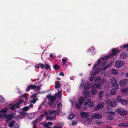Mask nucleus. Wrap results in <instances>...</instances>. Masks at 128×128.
<instances>
[{"instance_id":"13","label":"nucleus","mask_w":128,"mask_h":128,"mask_svg":"<svg viewBox=\"0 0 128 128\" xmlns=\"http://www.w3.org/2000/svg\"><path fill=\"white\" fill-rule=\"evenodd\" d=\"M127 56V54L126 53L123 52L121 54L120 58L121 59H125Z\"/></svg>"},{"instance_id":"17","label":"nucleus","mask_w":128,"mask_h":128,"mask_svg":"<svg viewBox=\"0 0 128 128\" xmlns=\"http://www.w3.org/2000/svg\"><path fill=\"white\" fill-rule=\"evenodd\" d=\"M92 90L91 92L92 94H96L97 92V91L94 87L92 86L91 87Z\"/></svg>"},{"instance_id":"45","label":"nucleus","mask_w":128,"mask_h":128,"mask_svg":"<svg viewBox=\"0 0 128 128\" xmlns=\"http://www.w3.org/2000/svg\"><path fill=\"white\" fill-rule=\"evenodd\" d=\"M93 119H92V118H88V117H87L86 118V120L88 122H91L92 120H93Z\"/></svg>"},{"instance_id":"31","label":"nucleus","mask_w":128,"mask_h":128,"mask_svg":"<svg viewBox=\"0 0 128 128\" xmlns=\"http://www.w3.org/2000/svg\"><path fill=\"white\" fill-rule=\"evenodd\" d=\"M44 67L45 68L46 70H48V69H49L50 68V65L47 64H46L45 63L44 64Z\"/></svg>"},{"instance_id":"64","label":"nucleus","mask_w":128,"mask_h":128,"mask_svg":"<svg viewBox=\"0 0 128 128\" xmlns=\"http://www.w3.org/2000/svg\"><path fill=\"white\" fill-rule=\"evenodd\" d=\"M94 47H91L90 49H89V50H88V51L89 52H90V50H94Z\"/></svg>"},{"instance_id":"36","label":"nucleus","mask_w":128,"mask_h":128,"mask_svg":"<svg viewBox=\"0 0 128 128\" xmlns=\"http://www.w3.org/2000/svg\"><path fill=\"white\" fill-rule=\"evenodd\" d=\"M61 86L60 84V83L57 82L56 83L55 85V86L56 88H60Z\"/></svg>"},{"instance_id":"49","label":"nucleus","mask_w":128,"mask_h":128,"mask_svg":"<svg viewBox=\"0 0 128 128\" xmlns=\"http://www.w3.org/2000/svg\"><path fill=\"white\" fill-rule=\"evenodd\" d=\"M56 112V110H50L48 112V113H50L51 114H52L55 113Z\"/></svg>"},{"instance_id":"54","label":"nucleus","mask_w":128,"mask_h":128,"mask_svg":"<svg viewBox=\"0 0 128 128\" xmlns=\"http://www.w3.org/2000/svg\"><path fill=\"white\" fill-rule=\"evenodd\" d=\"M62 106V105L61 102L58 103L57 105L58 108H59L60 107Z\"/></svg>"},{"instance_id":"47","label":"nucleus","mask_w":128,"mask_h":128,"mask_svg":"<svg viewBox=\"0 0 128 128\" xmlns=\"http://www.w3.org/2000/svg\"><path fill=\"white\" fill-rule=\"evenodd\" d=\"M58 109L56 110V112H55V114L56 115H58L60 114V110L59 109V108H58Z\"/></svg>"},{"instance_id":"51","label":"nucleus","mask_w":128,"mask_h":128,"mask_svg":"<svg viewBox=\"0 0 128 128\" xmlns=\"http://www.w3.org/2000/svg\"><path fill=\"white\" fill-rule=\"evenodd\" d=\"M66 60H67L66 59L63 58L62 59V61L63 62V65L65 64L67 62H66Z\"/></svg>"},{"instance_id":"20","label":"nucleus","mask_w":128,"mask_h":128,"mask_svg":"<svg viewBox=\"0 0 128 128\" xmlns=\"http://www.w3.org/2000/svg\"><path fill=\"white\" fill-rule=\"evenodd\" d=\"M84 98L83 97H81L79 100V104L80 105H82L83 103L84 100Z\"/></svg>"},{"instance_id":"30","label":"nucleus","mask_w":128,"mask_h":128,"mask_svg":"<svg viewBox=\"0 0 128 128\" xmlns=\"http://www.w3.org/2000/svg\"><path fill=\"white\" fill-rule=\"evenodd\" d=\"M15 124V122L14 121H12L10 122L9 124V126L10 128L12 127L14 124Z\"/></svg>"},{"instance_id":"24","label":"nucleus","mask_w":128,"mask_h":128,"mask_svg":"<svg viewBox=\"0 0 128 128\" xmlns=\"http://www.w3.org/2000/svg\"><path fill=\"white\" fill-rule=\"evenodd\" d=\"M24 97L26 99V101L24 102V105L26 104V103L27 102V101L28 99V98H27V96L25 94H23L22 96V98Z\"/></svg>"},{"instance_id":"7","label":"nucleus","mask_w":128,"mask_h":128,"mask_svg":"<svg viewBox=\"0 0 128 128\" xmlns=\"http://www.w3.org/2000/svg\"><path fill=\"white\" fill-rule=\"evenodd\" d=\"M123 62L121 61H116L115 63V66L117 68H120L122 66Z\"/></svg>"},{"instance_id":"62","label":"nucleus","mask_w":128,"mask_h":128,"mask_svg":"<svg viewBox=\"0 0 128 128\" xmlns=\"http://www.w3.org/2000/svg\"><path fill=\"white\" fill-rule=\"evenodd\" d=\"M123 47L124 48H127V50L128 51V44L126 45H124L123 46Z\"/></svg>"},{"instance_id":"43","label":"nucleus","mask_w":128,"mask_h":128,"mask_svg":"<svg viewBox=\"0 0 128 128\" xmlns=\"http://www.w3.org/2000/svg\"><path fill=\"white\" fill-rule=\"evenodd\" d=\"M108 119L110 120H113L114 119V117L113 116L110 115H109L108 116Z\"/></svg>"},{"instance_id":"25","label":"nucleus","mask_w":128,"mask_h":128,"mask_svg":"<svg viewBox=\"0 0 128 128\" xmlns=\"http://www.w3.org/2000/svg\"><path fill=\"white\" fill-rule=\"evenodd\" d=\"M95 74H93L92 72L91 74L90 75V77L89 78V80L90 81H92L94 78V77L95 76Z\"/></svg>"},{"instance_id":"2","label":"nucleus","mask_w":128,"mask_h":128,"mask_svg":"<svg viewBox=\"0 0 128 128\" xmlns=\"http://www.w3.org/2000/svg\"><path fill=\"white\" fill-rule=\"evenodd\" d=\"M40 88L38 86H36V85H33L30 84L26 88V91L28 92L30 89H34L37 92L39 91Z\"/></svg>"},{"instance_id":"59","label":"nucleus","mask_w":128,"mask_h":128,"mask_svg":"<svg viewBox=\"0 0 128 128\" xmlns=\"http://www.w3.org/2000/svg\"><path fill=\"white\" fill-rule=\"evenodd\" d=\"M48 114V112L46 111H45V112H44L43 114H41L43 116L46 114Z\"/></svg>"},{"instance_id":"52","label":"nucleus","mask_w":128,"mask_h":128,"mask_svg":"<svg viewBox=\"0 0 128 128\" xmlns=\"http://www.w3.org/2000/svg\"><path fill=\"white\" fill-rule=\"evenodd\" d=\"M20 114L23 116H24L26 115L25 112L23 111L20 112Z\"/></svg>"},{"instance_id":"14","label":"nucleus","mask_w":128,"mask_h":128,"mask_svg":"<svg viewBox=\"0 0 128 128\" xmlns=\"http://www.w3.org/2000/svg\"><path fill=\"white\" fill-rule=\"evenodd\" d=\"M44 65L41 63H39V64H37L36 66H35V68H41L42 69H44Z\"/></svg>"},{"instance_id":"63","label":"nucleus","mask_w":128,"mask_h":128,"mask_svg":"<svg viewBox=\"0 0 128 128\" xmlns=\"http://www.w3.org/2000/svg\"><path fill=\"white\" fill-rule=\"evenodd\" d=\"M33 105L32 104H30L28 106L29 108H32L33 107Z\"/></svg>"},{"instance_id":"42","label":"nucleus","mask_w":128,"mask_h":128,"mask_svg":"<svg viewBox=\"0 0 128 128\" xmlns=\"http://www.w3.org/2000/svg\"><path fill=\"white\" fill-rule=\"evenodd\" d=\"M122 100L121 99V97L120 96H118L117 97L116 99V100L118 102H120V101Z\"/></svg>"},{"instance_id":"6","label":"nucleus","mask_w":128,"mask_h":128,"mask_svg":"<svg viewBox=\"0 0 128 128\" xmlns=\"http://www.w3.org/2000/svg\"><path fill=\"white\" fill-rule=\"evenodd\" d=\"M128 84V80L126 79L120 80L119 82V84L120 86H125Z\"/></svg>"},{"instance_id":"40","label":"nucleus","mask_w":128,"mask_h":128,"mask_svg":"<svg viewBox=\"0 0 128 128\" xmlns=\"http://www.w3.org/2000/svg\"><path fill=\"white\" fill-rule=\"evenodd\" d=\"M38 118H36V119L34 121L32 122V124H36L38 122Z\"/></svg>"},{"instance_id":"35","label":"nucleus","mask_w":128,"mask_h":128,"mask_svg":"<svg viewBox=\"0 0 128 128\" xmlns=\"http://www.w3.org/2000/svg\"><path fill=\"white\" fill-rule=\"evenodd\" d=\"M104 104L103 102H101L98 105L100 108H101L103 107Z\"/></svg>"},{"instance_id":"16","label":"nucleus","mask_w":128,"mask_h":128,"mask_svg":"<svg viewBox=\"0 0 128 128\" xmlns=\"http://www.w3.org/2000/svg\"><path fill=\"white\" fill-rule=\"evenodd\" d=\"M8 109L6 108H2L0 110V113L4 114H6L7 112Z\"/></svg>"},{"instance_id":"29","label":"nucleus","mask_w":128,"mask_h":128,"mask_svg":"<svg viewBox=\"0 0 128 128\" xmlns=\"http://www.w3.org/2000/svg\"><path fill=\"white\" fill-rule=\"evenodd\" d=\"M62 91H58L57 93L56 96L57 97H58L59 98H60L62 96Z\"/></svg>"},{"instance_id":"33","label":"nucleus","mask_w":128,"mask_h":128,"mask_svg":"<svg viewBox=\"0 0 128 128\" xmlns=\"http://www.w3.org/2000/svg\"><path fill=\"white\" fill-rule=\"evenodd\" d=\"M117 106V104L116 102H114L111 103L110 104V106L111 107L113 108L116 106Z\"/></svg>"},{"instance_id":"50","label":"nucleus","mask_w":128,"mask_h":128,"mask_svg":"<svg viewBox=\"0 0 128 128\" xmlns=\"http://www.w3.org/2000/svg\"><path fill=\"white\" fill-rule=\"evenodd\" d=\"M4 101V98L2 96H0V102H3Z\"/></svg>"},{"instance_id":"4","label":"nucleus","mask_w":128,"mask_h":128,"mask_svg":"<svg viewBox=\"0 0 128 128\" xmlns=\"http://www.w3.org/2000/svg\"><path fill=\"white\" fill-rule=\"evenodd\" d=\"M115 111L121 116H125L127 114L128 112L127 110L120 108L116 109Z\"/></svg>"},{"instance_id":"12","label":"nucleus","mask_w":128,"mask_h":128,"mask_svg":"<svg viewBox=\"0 0 128 128\" xmlns=\"http://www.w3.org/2000/svg\"><path fill=\"white\" fill-rule=\"evenodd\" d=\"M117 89H118L113 88L110 91V95H113L116 94L117 92Z\"/></svg>"},{"instance_id":"21","label":"nucleus","mask_w":128,"mask_h":128,"mask_svg":"<svg viewBox=\"0 0 128 128\" xmlns=\"http://www.w3.org/2000/svg\"><path fill=\"white\" fill-rule=\"evenodd\" d=\"M56 119V117L54 116H53L52 117H50V116H47L46 118V120H54V119Z\"/></svg>"},{"instance_id":"22","label":"nucleus","mask_w":128,"mask_h":128,"mask_svg":"<svg viewBox=\"0 0 128 128\" xmlns=\"http://www.w3.org/2000/svg\"><path fill=\"white\" fill-rule=\"evenodd\" d=\"M90 88V84L88 83H87L86 84L84 85L83 89L84 90H87L88 89Z\"/></svg>"},{"instance_id":"8","label":"nucleus","mask_w":128,"mask_h":128,"mask_svg":"<svg viewBox=\"0 0 128 128\" xmlns=\"http://www.w3.org/2000/svg\"><path fill=\"white\" fill-rule=\"evenodd\" d=\"M80 114L83 118H86L89 115L88 112H82Z\"/></svg>"},{"instance_id":"28","label":"nucleus","mask_w":128,"mask_h":128,"mask_svg":"<svg viewBox=\"0 0 128 128\" xmlns=\"http://www.w3.org/2000/svg\"><path fill=\"white\" fill-rule=\"evenodd\" d=\"M112 57V56L110 54H109L106 56L104 57H103L102 58V60H106L107 59H108L110 58V57Z\"/></svg>"},{"instance_id":"58","label":"nucleus","mask_w":128,"mask_h":128,"mask_svg":"<svg viewBox=\"0 0 128 128\" xmlns=\"http://www.w3.org/2000/svg\"><path fill=\"white\" fill-rule=\"evenodd\" d=\"M55 128H62V126H60L56 124V126H54Z\"/></svg>"},{"instance_id":"26","label":"nucleus","mask_w":128,"mask_h":128,"mask_svg":"<svg viewBox=\"0 0 128 128\" xmlns=\"http://www.w3.org/2000/svg\"><path fill=\"white\" fill-rule=\"evenodd\" d=\"M94 80L95 82H98L100 81L101 78L100 76H97L95 78Z\"/></svg>"},{"instance_id":"18","label":"nucleus","mask_w":128,"mask_h":128,"mask_svg":"<svg viewBox=\"0 0 128 128\" xmlns=\"http://www.w3.org/2000/svg\"><path fill=\"white\" fill-rule=\"evenodd\" d=\"M14 116V114H8L6 115V117L7 119L8 120H12V118Z\"/></svg>"},{"instance_id":"56","label":"nucleus","mask_w":128,"mask_h":128,"mask_svg":"<svg viewBox=\"0 0 128 128\" xmlns=\"http://www.w3.org/2000/svg\"><path fill=\"white\" fill-rule=\"evenodd\" d=\"M76 108L78 109L80 108V106L78 105V103L77 102L76 103Z\"/></svg>"},{"instance_id":"34","label":"nucleus","mask_w":128,"mask_h":128,"mask_svg":"<svg viewBox=\"0 0 128 128\" xmlns=\"http://www.w3.org/2000/svg\"><path fill=\"white\" fill-rule=\"evenodd\" d=\"M127 124V123H120L119 125V126L120 127H121L122 126H126V124Z\"/></svg>"},{"instance_id":"39","label":"nucleus","mask_w":128,"mask_h":128,"mask_svg":"<svg viewBox=\"0 0 128 128\" xmlns=\"http://www.w3.org/2000/svg\"><path fill=\"white\" fill-rule=\"evenodd\" d=\"M43 116L41 114L38 117V118H38V120L41 121L42 120V119L43 118Z\"/></svg>"},{"instance_id":"10","label":"nucleus","mask_w":128,"mask_h":128,"mask_svg":"<svg viewBox=\"0 0 128 128\" xmlns=\"http://www.w3.org/2000/svg\"><path fill=\"white\" fill-rule=\"evenodd\" d=\"M119 52V50L116 49H112V52L111 54V55L112 56H115L116 54Z\"/></svg>"},{"instance_id":"41","label":"nucleus","mask_w":128,"mask_h":128,"mask_svg":"<svg viewBox=\"0 0 128 128\" xmlns=\"http://www.w3.org/2000/svg\"><path fill=\"white\" fill-rule=\"evenodd\" d=\"M29 108L28 106H25L23 108V110L24 111H27L29 110Z\"/></svg>"},{"instance_id":"37","label":"nucleus","mask_w":128,"mask_h":128,"mask_svg":"<svg viewBox=\"0 0 128 128\" xmlns=\"http://www.w3.org/2000/svg\"><path fill=\"white\" fill-rule=\"evenodd\" d=\"M17 108V106H16V104L12 106L10 108V109L12 110H14L15 109V107Z\"/></svg>"},{"instance_id":"53","label":"nucleus","mask_w":128,"mask_h":128,"mask_svg":"<svg viewBox=\"0 0 128 128\" xmlns=\"http://www.w3.org/2000/svg\"><path fill=\"white\" fill-rule=\"evenodd\" d=\"M100 109V108H99L98 105H97L94 108V110L95 111H97Z\"/></svg>"},{"instance_id":"46","label":"nucleus","mask_w":128,"mask_h":128,"mask_svg":"<svg viewBox=\"0 0 128 128\" xmlns=\"http://www.w3.org/2000/svg\"><path fill=\"white\" fill-rule=\"evenodd\" d=\"M107 113L110 115H115V112H114L112 111H108L107 112Z\"/></svg>"},{"instance_id":"15","label":"nucleus","mask_w":128,"mask_h":128,"mask_svg":"<svg viewBox=\"0 0 128 128\" xmlns=\"http://www.w3.org/2000/svg\"><path fill=\"white\" fill-rule=\"evenodd\" d=\"M102 83L100 82H99L97 84H93L92 86L94 87L95 88H96L97 89H100V86L101 85Z\"/></svg>"},{"instance_id":"55","label":"nucleus","mask_w":128,"mask_h":128,"mask_svg":"<svg viewBox=\"0 0 128 128\" xmlns=\"http://www.w3.org/2000/svg\"><path fill=\"white\" fill-rule=\"evenodd\" d=\"M95 123L97 124L100 125L102 124V122L100 121L96 120L95 122Z\"/></svg>"},{"instance_id":"32","label":"nucleus","mask_w":128,"mask_h":128,"mask_svg":"<svg viewBox=\"0 0 128 128\" xmlns=\"http://www.w3.org/2000/svg\"><path fill=\"white\" fill-rule=\"evenodd\" d=\"M54 68L55 70H57L60 68V66L58 64H56L54 66Z\"/></svg>"},{"instance_id":"1","label":"nucleus","mask_w":128,"mask_h":128,"mask_svg":"<svg viewBox=\"0 0 128 128\" xmlns=\"http://www.w3.org/2000/svg\"><path fill=\"white\" fill-rule=\"evenodd\" d=\"M100 60L99 59L97 62L95 63L93 67V68L94 69H92L91 70L93 74H95V75H96V73H98L102 71V70L100 68H98L96 69H95L94 68L95 67H98V66L100 64Z\"/></svg>"},{"instance_id":"23","label":"nucleus","mask_w":128,"mask_h":128,"mask_svg":"<svg viewBox=\"0 0 128 128\" xmlns=\"http://www.w3.org/2000/svg\"><path fill=\"white\" fill-rule=\"evenodd\" d=\"M110 72L112 74L114 75L118 73V71L114 69H113L111 70Z\"/></svg>"},{"instance_id":"57","label":"nucleus","mask_w":128,"mask_h":128,"mask_svg":"<svg viewBox=\"0 0 128 128\" xmlns=\"http://www.w3.org/2000/svg\"><path fill=\"white\" fill-rule=\"evenodd\" d=\"M36 102V99H34L33 100H32L31 101V102L32 103L34 104Z\"/></svg>"},{"instance_id":"27","label":"nucleus","mask_w":128,"mask_h":128,"mask_svg":"<svg viewBox=\"0 0 128 128\" xmlns=\"http://www.w3.org/2000/svg\"><path fill=\"white\" fill-rule=\"evenodd\" d=\"M120 103H121L122 105H125L127 104V102L126 100H121V101H120Z\"/></svg>"},{"instance_id":"60","label":"nucleus","mask_w":128,"mask_h":128,"mask_svg":"<svg viewBox=\"0 0 128 128\" xmlns=\"http://www.w3.org/2000/svg\"><path fill=\"white\" fill-rule=\"evenodd\" d=\"M36 94H33L32 96V97L33 98H34L36 97Z\"/></svg>"},{"instance_id":"48","label":"nucleus","mask_w":128,"mask_h":128,"mask_svg":"<svg viewBox=\"0 0 128 128\" xmlns=\"http://www.w3.org/2000/svg\"><path fill=\"white\" fill-rule=\"evenodd\" d=\"M74 116L73 114H70L69 116V118L70 120H72L74 118Z\"/></svg>"},{"instance_id":"19","label":"nucleus","mask_w":128,"mask_h":128,"mask_svg":"<svg viewBox=\"0 0 128 128\" xmlns=\"http://www.w3.org/2000/svg\"><path fill=\"white\" fill-rule=\"evenodd\" d=\"M104 91L102 90L100 91L99 92V98L100 99H102Z\"/></svg>"},{"instance_id":"5","label":"nucleus","mask_w":128,"mask_h":128,"mask_svg":"<svg viewBox=\"0 0 128 128\" xmlns=\"http://www.w3.org/2000/svg\"><path fill=\"white\" fill-rule=\"evenodd\" d=\"M102 115L97 113H92L91 115L92 118V119L95 118L98 120L101 119L102 118Z\"/></svg>"},{"instance_id":"61","label":"nucleus","mask_w":128,"mask_h":128,"mask_svg":"<svg viewBox=\"0 0 128 128\" xmlns=\"http://www.w3.org/2000/svg\"><path fill=\"white\" fill-rule=\"evenodd\" d=\"M44 127H46L48 128L49 127V125L48 124H47L46 123H45L44 124Z\"/></svg>"},{"instance_id":"44","label":"nucleus","mask_w":128,"mask_h":128,"mask_svg":"<svg viewBox=\"0 0 128 128\" xmlns=\"http://www.w3.org/2000/svg\"><path fill=\"white\" fill-rule=\"evenodd\" d=\"M121 92H128L127 89H126L125 88H123L121 89Z\"/></svg>"},{"instance_id":"9","label":"nucleus","mask_w":128,"mask_h":128,"mask_svg":"<svg viewBox=\"0 0 128 128\" xmlns=\"http://www.w3.org/2000/svg\"><path fill=\"white\" fill-rule=\"evenodd\" d=\"M48 97L49 100L52 102H54L56 101V97L54 95L52 96H48Z\"/></svg>"},{"instance_id":"3","label":"nucleus","mask_w":128,"mask_h":128,"mask_svg":"<svg viewBox=\"0 0 128 128\" xmlns=\"http://www.w3.org/2000/svg\"><path fill=\"white\" fill-rule=\"evenodd\" d=\"M110 82L112 84L113 88L118 89L119 88L118 84L116 80L114 78H112L110 79Z\"/></svg>"},{"instance_id":"38","label":"nucleus","mask_w":128,"mask_h":128,"mask_svg":"<svg viewBox=\"0 0 128 128\" xmlns=\"http://www.w3.org/2000/svg\"><path fill=\"white\" fill-rule=\"evenodd\" d=\"M77 123V121L76 120H73L72 124V126H74L75 125H76Z\"/></svg>"},{"instance_id":"11","label":"nucleus","mask_w":128,"mask_h":128,"mask_svg":"<svg viewBox=\"0 0 128 128\" xmlns=\"http://www.w3.org/2000/svg\"><path fill=\"white\" fill-rule=\"evenodd\" d=\"M24 102V100H19L18 102H17L16 103V106H17V108L19 109L20 107L19 106L21 104Z\"/></svg>"}]
</instances>
